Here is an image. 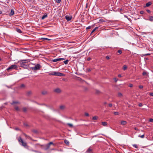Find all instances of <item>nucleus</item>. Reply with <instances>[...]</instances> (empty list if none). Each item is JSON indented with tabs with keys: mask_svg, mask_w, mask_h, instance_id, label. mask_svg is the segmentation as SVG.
Wrapping results in <instances>:
<instances>
[{
	"mask_svg": "<svg viewBox=\"0 0 153 153\" xmlns=\"http://www.w3.org/2000/svg\"><path fill=\"white\" fill-rule=\"evenodd\" d=\"M23 110L24 112H26L27 111V109L25 107L23 108Z\"/></svg>",
	"mask_w": 153,
	"mask_h": 153,
	"instance_id": "33",
	"label": "nucleus"
},
{
	"mask_svg": "<svg viewBox=\"0 0 153 153\" xmlns=\"http://www.w3.org/2000/svg\"><path fill=\"white\" fill-rule=\"evenodd\" d=\"M114 114L115 115H118L119 114V113L118 112H114Z\"/></svg>",
	"mask_w": 153,
	"mask_h": 153,
	"instance_id": "40",
	"label": "nucleus"
},
{
	"mask_svg": "<svg viewBox=\"0 0 153 153\" xmlns=\"http://www.w3.org/2000/svg\"><path fill=\"white\" fill-rule=\"evenodd\" d=\"M25 85L24 84H22L20 86V87L21 88H23V87H25Z\"/></svg>",
	"mask_w": 153,
	"mask_h": 153,
	"instance_id": "44",
	"label": "nucleus"
},
{
	"mask_svg": "<svg viewBox=\"0 0 153 153\" xmlns=\"http://www.w3.org/2000/svg\"><path fill=\"white\" fill-rule=\"evenodd\" d=\"M15 109L17 111H18L19 110V109L18 106H16L15 107Z\"/></svg>",
	"mask_w": 153,
	"mask_h": 153,
	"instance_id": "38",
	"label": "nucleus"
},
{
	"mask_svg": "<svg viewBox=\"0 0 153 153\" xmlns=\"http://www.w3.org/2000/svg\"><path fill=\"white\" fill-rule=\"evenodd\" d=\"M49 75H54V76H62L64 75V74H62V73H60V72H52L50 73L49 74Z\"/></svg>",
	"mask_w": 153,
	"mask_h": 153,
	"instance_id": "2",
	"label": "nucleus"
},
{
	"mask_svg": "<svg viewBox=\"0 0 153 153\" xmlns=\"http://www.w3.org/2000/svg\"><path fill=\"white\" fill-rule=\"evenodd\" d=\"M16 30L17 32L19 33H22V31H21V30L20 29L18 28H16Z\"/></svg>",
	"mask_w": 153,
	"mask_h": 153,
	"instance_id": "16",
	"label": "nucleus"
},
{
	"mask_svg": "<svg viewBox=\"0 0 153 153\" xmlns=\"http://www.w3.org/2000/svg\"><path fill=\"white\" fill-rule=\"evenodd\" d=\"M85 116L88 117L89 116V114L87 113H85Z\"/></svg>",
	"mask_w": 153,
	"mask_h": 153,
	"instance_id": "45",
	"label": "nucleus"
},
{
	"mask_svg": "<svg viewBox=\"0 0 153 153\" xmlns=\"http://www.w3.org/2000/svg\"><path fill=\"white\" fill-rule=\"evenodd\" d=\"M68 62H69V60L68 59H67L66 60L64 61L63 62L66 65L68 64Z\"/></svg>",
	"mask_w": 153,
	"mask_h": 153,
	"instance_id": "27",
	"label": "nucleus"
},
{
	"mask_svg": "<svg viewBox=\"0 0 153 153\" xmlns=\"http://www.w3.org/2000/svg\"><path fill=\"white\" fill-rule=\"evenodd\" d=\"M18 142L20 144L25 147H27V144L24 142L21 137H19L18 139Z\"/></svg>",
	"mask_w": 153,
	"mask_h": 153,
	"instance_id": "1",
	"label": "nucleus"
},
{
	"mask_svg": "<svg viewBox=\"0 0 153 153\" xmlns=\"http://www.w3.org/2000/svg\"><path fill=\"white\" fill-rule=\"evenodd\" d=\"M148 20H149L151 22L153 21V16H150L149 17V19H148Z\"/></svg>",
	"mask_w": 153,
	"mask_h": 153,
	"instance_id": "18",
	"label": "nucleus"
},
{
	"mask_svg": "<svg viewBox=\"0 0 153 153\" xmlns=\"http://www.w3.org/2000/svg\"><path fill=\"white\" fill-rule=\"evenodd\" d=\"M114 80L115 81V82H116L117 81L118 79L116 78H114Z\"/></svg>",
	"mask_w": 153,
	"mask_h": 153,
	"instance_id": "47",
	"label": "nucleus"
},
{
	"mask_svg": "<svg viewBox=\"0 0 153 153\" xmlns=\"http://www.w3.org/2000/svg\"><path fill=\"white\" fill-rule=\"evenodd\" d=\"M106 58L107 59H110L109 56H107L106 57Z\"/></svg>",
	"mask_w": 153,
	"mask_h": 153,
	"instance_id": "52",
	"label": "nucleus"
},
{
	"mask_svg": "<svg viewBox=\"0 0 153 153\" xmlns=\"http://www.w3.org/2000/svg\"><path fill=\"white\" fill-rule=\"evenodd\" d=\"M143 13H144V12L143 11H141L140 12V13L141 14H143Z\"/></svg>",
	"mask_w": 153,
	"mask_h": 153,
	"instance_id": "60",
	"label": "nucleus"
},
{
	"mask_svg": "<svg viewBox=\"0 0 153 153\" xmlns=\"http://www.w3.org/2000/svg\"><path fill=\"white\" fill-rule=\"evenodd\" d=\"M31 68L32 70L34 71L40 70L41 68V65L39 64H37L34 67H32Z\"/></svg>",
	"mask_w": 153,
	"mask_h": 153,
	"instance_id": "4",
	"label": "nucleus"
},
{
	"mask_svg": "<svg viewBox=\"0 0 153 153\" xmlns=\"http://www.w3.org/2000/svg\"><path fill=\"white\" fill-rule=\"evenodd\" d=\"M67 125L71 127H72L73 126V125L72 124L69 123H68L67 124Z\"/></svg>",
	"mask_w": 153,
	"mask_h": 153,
	"instance_id": "35",
	"label": "nucleus"
},
{
	"mask_svg": "<svg viewBox=\"0 0 153 153\" xmlns=\"http://www.w3.org/2000/svg\"><path fill=\"white\" fill-rule=\"evenodd\" d=\"M54 92L56 93H60L61 92V90L59 88H57L54 90Z\"/></svg>",
	"mask_w": 153,
	"mask_h": 153,
	"instance_id": "9",
	"label": "nucleus"
},
{
	"mask_svg": "<svg viewBox=\"0 0 153 153\" xmlns=\"http://www.w3.org/2000/svg\"><path fill=\"white\" fill-rule=\"evenodd\" d=\"M88 72L90 71H91V70L90 68L88 69Z\"/></svg>",
	"mask_w": 153,
	"mask_h": 153,
	"instance_id": "61",
	"label": "nucleus"
},
{
	"mask_svg": "<svg viewBox=\"0 0 153 153\" xmlns=\"http://www.w3.org/2000/svg\"><path fill=\"white\" fill-rule=\"evenodd\" d=\"M142 75L143 76L146 75H147V72L145 71H143L142 73Z\"/></svg>",
	"mask_w": 153,
	"mask_h": 153,
	"instance_id": "34",
	"label": "nucleus"
},
{
	"mask_svg": "<svg viewBox=\"0 0 153 153\" xmlns=\"http://www.w3.org/2000/svg\"><path fill=\"white\" fill-rule=\"evenodd\" d=\"M139 88L140 89H142L143 88V86L142 85H140L139 86Z\"/></svg>",
	"mask_w": 153,
	"mask_h": 153,
	"instance_id": "48",
	"label": "nucleus"
},
{
	"mask_svg": "<svg viewBox=\"0 0 153 153\" xmlns=\"http://www.w3.org/2000/svg\"><path fill=\"white\" fill-rule=\"evenodd\" d=\"M134 129L136 130H137V128H134Z\"/></svg>",
	"mask_w": 153,
	"mask_h": 153,
	"instance_id": "63",
	"label": "nucleus"
},
{
	"mask_svg": "<svg viewBox=\"0 0 153 153\" xmlns=\"http://www.w3.org/2000/svg\"><path fill=\"white\" fill-rule=\"evenodd\" d=\"M32 131L35 133H37L38 132V131L36 130H33Z\"/></svg>",
	"mask_w": 153,
	"mask_h": 153,
	"instance_id": "39",
	"label": "nucleus"
},
{
	"mask_svg": "<svg viewBox=\"0 0 153 153\" xmlns=\"http://www.w3.org/2000/svg\"><path fill=\"white\" fill-rule=\"evenodd\" d=\"M98 118L97 116H94L92 118V120H97Z\"/></svg>",
	"mask_w": 153,
	"mask_h": 153,
	"instance_id": "26",
	"label": "nucleus"
},
{
	"mask_svg": "<svg viewBox=\"0 0 153 153\" xmlns=\"http://www.w3.org/2000/svg\"><path fill=\"white\" fill-rule=\"evenodd\" d=\"M149 95L151 96H153V92H151L149 93Z\"/></svg>",
	"mask_w": 153,
	"mask_h": 153,
	"instance_id": "46",
	"label": "nucleus"
},
{
	"mask_svg": "<svg viewBox=\"0 0 153 153\" xmlns=\"http://www.w3.org/2000/svg\"><path fill=\"white\" fill-rule=\"evenodd\" d=\"M150 55V53H147L144 54V56H147Z\"/></svg>",
	"mask_w": 153,
	"mask_h": 153,
	"instance_id": "59",
	"label": "nucleus"
},
{
	"mask_svg": "<svg viewBox=\"0 0 153 153\" xmlns=\"http://www.w3.org/2000/svg\"><path fill=\"white\" fill-rule=\"evenodd\" d=\"M127 122L125 121H122L121 122V124L122 125H125L126 124Z\"/></svg>",
	"mask_w": 153,
	"mask_h": 153,
	"instance_id": "15",
	"label": "nucleus"
},
{
	"mask_svg": "<svg viewBox=\"0 0 153 153\" xmlns=\"http://www.w3.org/2000/svg\"><path fill=\"white\" fill-rule=\"evenodd\" d=\"M138 106L139 107H141L142 106V104L141 103H140L138 104Z\"/></svg>",
	"mask_w": 153,
	"mask_h": 153,
	"instance_id": "51",
	"label": "nucleus"
},
{
	"mask_svg": "<svg viewBox=\"0 0 153 153\" xmlns=\"http://www.w3.org/2000/svg\"><path fill=\"white\" fill-rule=\"evenodd\" d=\"M146 11H147V12H148V13H150V12H151L149 10H146Z\"/></svg>",
	"mask_w": 153,
	"mask_h": 153,
	"instance_id": "56",
	"label": "nucleus"
},
{
	"mask_svg": "<svg viewBox=\"0 0 153 153\" xmlns=\"http://www.w3.org/2000/svg\"><path fill=\"white\" fill-rule=\"evenodd\" d=\"M42 94L44 95L46 94H47V92L46 91H43L42 92Z\"/></svg>",
	"mask_w": 153,
	"mask_h": 153,
	"instance_id": "37",
	"label": "nucleus"
},
{
	"mask_svg": "<svg viewBox=\"0 0 153 153\" xmlns=\"http://www.w3.org/2000/svg\"><path fill=\"white\" fill-rule=\"evenodd\" d=\"M24 125L25 126H28V125L27 123H24Z\"/></svg>",
	"mask_w": 153,
	"mask_h": 153,
	"instance_id": "58",
	"label": "nucleus"
},
{
	"mask_svg": "<svg viewBox=\"0 0 153 153\" xmlns=\"http://www.w3.org/2000/svg\"><path fill=\"white\" fill-rule=\"evenodd\" d=\"M118 76L119 77H122V76H121V75L120 74L118 75Z\"/></svg>",
	"mask_w": 153,
	"mask_h": 153,
	"instance_id": "57",
	"label": "nucleus"
},
{
	"mask_svg": "<svg viewBox=\"0 0 153 153\" xmlns=\"http://www.w3.org/2000/svg\"><path fill=\"white\" fill-rule=\"evenodd\" d=\"M65 59L64 58H57L55 59H52V61L53 62H56L57 61H60L62 60H65Z\"/></svg>",
	"mask_w": 153,
	"mask_h": 153,
	"instance_id": "5",
	"label": "nucleus"
},
{
	"mask_svg": "<svg viewBox=\"0 0 153 153\" xmlns=\"http://www.w3.org/2000/svg\"><path fill=\"white\" fill-rule=\"evenodd\" d=\"M45 146V149L46 150H47L50 147V145L48 144H46Z\"/></svg>",
	"mask_w": 153,
	"mask_h": 153,
	"instance_id": "14",
	"label": "nucleus"
},
{
	"mask_svg": "<svg viewBox=\"0 0 153 153\" xmlns=\"http://www.w3.org/2000/svg\"><path fill=\"white\" fill-rule=\"evenodd\" d=\"M91 27V26H89L86 27V29H90Z\"/></svg>",
	"mask_w": 153,
	"mask_h": 153,
	"instance_id": "50",
	"label": "nucleus"
},
{
	"mask_svg": "<svg viewBox=\"0 0 153 153\" xmlns=\"http://www.w3.org/2000/svg\"><path fill=\"white\" fill-rule=\"evenodd\" d=\"M48 16L47 14L46 13H45V15H44L42 17V19H44L45 18L47 17Z\"/></svg>",
	"mask_w": 153,
	"mask_h": 153,
	"instance_id": "17",
	"label": "nucleus"
},
{
	"mask_svg": "<svg viewBox=\"0 0 153 153\" xmlns=\"http://www.w3.org/2000/svg\"><path fill=\"white\" fill-rule=\"evenodd\" d=\"M127 67L126 65H124L123 66V69L124 70H126L127 69Z\"/></svg>",
	"mask_w": 153,
	"mask_h": 153,
	"instance_id": "29",
	"label": "nucleus"
},
{
	"mask_svg": "<svg viewBox=\"0 0 153 153\" xmlns=\"http://www.w3.org/2000/svg\"><path fill=\"white\" fill-rule=\"evenodd\" d=\"M122 94L121 93H118V96L119 97H121L122 96Z\"/></svg>",
	"mask_w": 153,
	"mask_h": 153,
	"instance_id": "28",
	"label": "nucleus"
},
{
	"mask_svg": "<svg viewBox=\"0 0 153 153\" xmlns=\"http://www.w3.org/2000/svg\"><path fill=\"white\" fill-rule=\"evenodd\" d=\"M18 68V67L16 65H12L9 66L7 69V70L8 71L10 70L17 69Z\"/></svg>",
	"mask_w": 153,
	"mask_h": 153,
	"instance_id": "3",
	"label": "nucleus"
},
{
	"mask_svg": "<svg viewBox=\"0 0 153 153\" xmlns=\"http://www.w3.org/2000/svg\"><path fill=\"white\" fill-rule=\"evenodd\" d=\"M132 146L133 147H135L137 149L138 148V146L137 144H133L132 145Z\"/></svg>",
	"mask_w": 153,
	"mask_h": 153,
	"instance_id": "31",
	"label": "nucleus"
},
{
	"mask_svg": "<svg viewBox=\"0 0 153 153\" xmlns=\"http://www.w3.org/2000/svg\"><path fill=\"white\" fill-rule=\"evenodd\" d=\"M49 144V145L50 146L51 145H53V146H55V144H54V143H53L52 142H50L49 143H48Z\"/></svg>",
	"mask_w": 153,
	"mask_h": 153,
	"instance_id": "41",
	"label": "nucleus"
},
{
	"mask_svg": "<svg viewBox=\"0 0 153 153\" xmlns=\"http://www.w3.org/2000/svg\"><path fill=\"white\" fill-rule=\"evenodd\" d=\"M56 1L57 3H59L61 1V0H56Z\"/></svg>",
	"mask_w": 153,
	"mask_h": 153,
	"instance_id": "42",
	"label": "nucleus"
},
{
	"mask_svg": "<svg viewBox=\"0 0 153 153\" xmlns=\"http://www.w3.org/2000/svg\"><path fill=\"white\" fill-rule=\"evenodd\" d=\"M152 2L150 1H149L148 2L146 3V5L144 6V7H148L151 5H152Z\"/></svg>",
	"mask_w": 153,
	"mask_h": 153,
	"instance_id": "10",
	"label": "nucleus"
},
{
	"mask_svg": "<svg viewBox=\"0 0 153 153\" xmlns=\"http://www.w3.org/2000/svg\"><path fill=\"white\" fill-rule=\"evenodd\" d=\"M93 149L92 147H90L86 150V153H92V152Z\"/></svg>",
	"mask_w": 153,
	"mask_h": 153,
	"instance_id": "6",
	"label": "nucleus"
},
{
	"mask_svg": "<svg viewBox=\"0 0 153 153\" xmlns=\"http://www.w3.org/2000/svg\"><path fill=\"white\" fill-rule=\"evenodd\" d=\"M138 137H140L141 138H143L144 137V134H143V135H139L138 136Z\"/></svg>",
	"mask_w": 153,
	"mask_h": 153,
	"instance_id": "30",
	"label": "nucleus"
},
{
	"mask_svg": "<svg viewBox=\"0 0 153 153\" xmlns=\"http://www.w3.org/2000/svg\"><path fill=\"white\" fill-rule=\"evenodd\" d=\"M16 130H19V128H16Z\"/></svg>",
	"mask_w": 153,
	"mask_h": 153,
	"instance_id": "62",
	"label": "nucleus"
},
{
	"mask_svg": "<svg viewBox=\"0 0 153 153\" xmlns=\"http://www.w3.org/2000/svg\"><path fill=\"white\" fill-rule=\"evenodd\" d=\"M105 22V21H104V20L102 19H101L99 20V22L100 23H102Z\"/></svg>",
	"mask_w": 153,
	"mask_h": 153,
	"instance_id": "21",
	"label": "nucleus"
},
{
	"mask_svg": "<svg viewBox=\"0 0 153 153\" xmlns=\"http://www.w3.org/2000/svg\"><path fill=\"white\" fill-rule=\"evenodd\" d=\"M133 86V85L131 84H129V86L130 87H132Z\"/></svg>",
	"mask_w": 153,
	"mask_h": 153,
	"instance_id": "49",
	"label": "nucleus"
},
{
	"mask_svg": "<svg viewBox=\"0 0 153 153\" xmlns=\"http://www.w3.org/2000/svg\"><path fill=\"white\" fill-rule=\"evenodd\" d=\"M23 134L24 135V136H25V137H26V138L30 140H32L31 138L29 136L27 135L26 134H25V133H23Z\"/></svg>",
	"mask_w": 153,
	"mask_h": 153,
	"instance_id": "11",
	"label": "nucleus"
},
{
	"mask_svg": "<svg viewBox=\"0 0 153 153\" xmlns=\"http://www.w3.org/2000/svg\"><path fill=\"white\" fill-rule=\"evenodd\" d=\"M91 59V58L90 57H88L87 59V60L88 61H90Z\"/></svg>",
	"mask_w": 153,
	"mask_h": 153,
	"instance_id": "55",
	"label": "nucleus"
},
{
	"mask_svg": "<svg viewBox=\"0 0 153 153\" xmlns=\"http://www.w3.org/2000/svg\"><path fill=\"white\" fill-rule=\"evenodd\" d=\"M65 18L67 21H69L71 20L72 17V16H69L68 15H67L65 16Z\"/></svg>",
	"mask_w": 153,
	"mask_h": 153,
	"instance_id": "8",
	"label": "nucleus"
},
{
	"mask_svg": "<svg viewBox=\"0 0 153 153\" xmlns=\"http://www.w3.org/2000/svg\"><path fill=\"white\" fill-rule=\"evenodd\" d=\"M65 142L66 144H68L69 143V142L68 141H67V140H65Z\"/></svg>",
	"mask_w": 153,
	"mask_h": 153,
	"instance_id": "53",
	"label": "nucleus"
},
{
	"mask_svg": "<svg viewBox=\"0 0 153 153\" xmlns=\"http://www.w3.org/2000/svg\"><path fill=\"white\" fill-rule=\"evenodd\" d=\"M59 108L61 110H63L65 108V106L62 105L60 106Z\"/></svg>",
	"mask_w": 153,
	"mask_h": 153,
	"instance_id": "24",
	"label": "nucleus"
},
{
	"mask_svg": "<svg viewBox=\"0 0 153 153\" xmlns=\"http://www.w3.org/2000/svg\"><path fill=\"white\" fill-rule=\"evenodd\" d=\"M108 105L109 107H111V106H112V104L111 103H109V104H108Z\"/></svg>",
	"mask_w": 153,
	"mask_h": 153,
	"instance_id": "54",
	"label": "nucleus"
},
{
	"mask_svg": "<svg viewBox=\"0 0 153 153\" xmlns=\"http://www.w3.org/2000/svg\"><path fill=\"white\" fill-rule=\"evenodd\" d=\"M41 39H42V41H45V40H50V39H49L47 38H41Z\"/></svg>",
	"mask_w": 153,
	"mask_h": 153,
	"instance_id": "19",
	"label": "nucleus"
},
{
	"mask_svg": "<svg viewBox=\"0 0 153 153\" xmlns=\"http://www.w3.org/2000/svg\"><path fill=\"white\" fill-rule=\"evenodd\" d=\"M14 14V10L13 9H12L11 10V12L9 14V15L10 16H12Z\"/></svg>",
	"mask_w": 153,
	"mask_h": 153,
	"instance_id": "12",
	"label": "nucleus"
},
{
	"mask_svg": "<svg viewBox=\"0 0 153 153\" xmlns=\"http://www.w3.org/2000/svg\"><path fill=\"white\" fill-rule=\"evenodd\" d=\"M98 28V27H96L92 31L91 34L93 33Z\"/></svg>",
	"mask_w": 153,
	"mask_h": 153,
	"instance_id": "25",
	"label": "nucleus"
},
{
	"mask_svg": "<svg viewBox=\"0 0 153 153\" xmlns=\"http://www.w3.org/2000/svg\"><path fill=\"white\" fill-rule=\"evenodd\" d=\"M20 65L21 67H23L25 68H27V65L25 64V63L23 62L20 63Z\"/></svg>",
	"mask_w": 153,
	"mask_h": 153,
	"instance_id": "7",
	"label": "nucleus"
},
{
	"mask_svg": "<svg viewBox=\"0 0 153 153\" xmlns=\"http://www.w3.org/2000/svg\"><path fill=\"white\" fill-rule=\"evenodd\" d=\"M21 62H23L26 63L29 62L30 61L29 59H25L22 60Z\"/></svg>",
	"mask_w": 153,
	"mask_h": 153,
	"instance_id": "13",
	"label": "nucleus"
},
{
	"mask_svg": "<svg viewBox=\"0 0 153 153\" xmlns=\"http://www.w3.org/2000/svg\"><path fill=\"white\" fill-rule=\"evenodd\" d=\"M32 94V92L30 91H28L27 92V95L28 96H29Z\"/></svg>",
	"mask_w": 153,
	"mask_h": 153,
	"instance_id": "32",
	"label": "nucleus"
},
{
	"mask_svg": "<svg viewBox=\"0 0 153 153\" xmlns=\"http://www.w3.org/2000/svg\"><path fill=\"white\" fill-rule=\"evenodd\" d=\"M14 104H19V102L18 101H13L11 103V105H13Z\"/></svg>",
	"mask_w": 153,
	"mask_h": 153,
	"instance_id": "23",
	"label": "nucleus"
},
{
	"mask_svg": "<svg viewBox=\"0 0 153 153\" xmlns=\"http://www.w3.org/2000/svg\"><path fill=\"white\" fill-rule=\"evenodd\" d=\"M117 52L120 54H121L122 53V51L121 50H119Z\"/></svg>",
	"mask_w": 153,
	"mask_h": 153,
	"instance_id": "36",
	"label": "nucleus"
},
{
	"mask_svg": "<svg viewBox=\"0 0 153 153\" xmlns=\"http://www.w3.org/2000/svg\"><path fill=\"white\" fill-rule=\"evenodd\" d=\"M101 92L99 90H96L95 93L96 94H100Z\"/></svg>",
	"mask_w": 153,
	"mask_h": 153,
	"instance_id": "22",
	"label": "nucleus"
},
{
	"mask_svg": "<svg viewBox=\"0 0 153 153\" xmlns=\"http://www.w3.org/2000/svg\"><path fill=\"white\" fill-rule=\"evenodd\" d=\"M149 121L151 122H153V119L151 118L149 120Z\"/></svg>",
	"mask_w": 153,
	"mask_h": 153,
	"instance_id": "43",
	"label": "nucleus"
},
{
	"mask_svg": "<svg viewBox=\"0 0 153 153\" xmlns=\"http://www.w3.org/2000/svg\"><path fill=\"white\" fill-rule=\"evenodd\" d=\"M102 123V125L104 126H106L107 125V123L105 122H103Z\"/></svg>",
	"mask_w": 153,
	"mask_h": 153,
	"instance_id": "20",
	"label": "nucleus"
},
{
	"mask_svg": "<svg viewBox=\"0 0 153 153\" xmlns=\"http://www.w3.org/2000/svg\"><path fill=\"white\" fill-rule=\"evenodd\" d=\"M2 12L1 11H0V14L2 13Z\"/></svg>",
	"mask_w": 153,
	"mask_h": 153,
	"instance_id": "64",
	"label": "nucleus"
}]
</instances>
